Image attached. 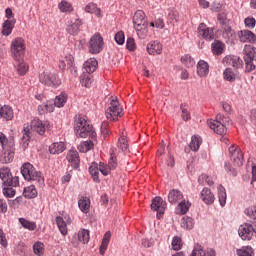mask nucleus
Listing matches in <instances>:
<instances>
[{"mask_svg":"<svg viewBox=\"0 0 256 256\" xmlns=\"http://www.w3.org/2000/svg\"><path fill=\"white\" fill-rule=\"evenodd\" d=\"M172 249L174 251H181L182 247H183V241L181 240V237L175 236L172 239Z\"/></svg>","mask_w":256,"mask_h":256,"instance_id":"nucleus-52","label":"nucleus"},{"mask_svg":"<svg viewBox=\"0 0 256 256\" xmlns=\"http://www.w3.org/2000/svg\"><path fill=\"white\" fill-rule=\"evenodd\" d=\"M244 60L256 61V48L253 45L244 46Z\"/></svg>","mask_w":256,"mask_h":256,"instance_id":"nucleus-24","label":"nucleus"},{"mask_svg":"<svg viewBox=\"0 0 256 256\" xmlns=\"http://www.w3.org/2000/svg\"><path fill=\"white\" fill-rule=\"evenodd\" d=\"M108 166L110 167V169L113 171L115 169H117V156L111 154V157L108 161Z\"/></svg>","mask_w":256,"mask_h":256,"instance_id":"nucleus-60","label":"nucleus"},{"mask_svg":"<svg viewBox=\"0 0 256 256\" xmlns=\"http://www.w3.org/2000/svg\"><path fill=\"white\" fill-rule=\"evenodd\" d=\"M72 220L70 215H65L64 217H56V225L61 233V235H67L68 229L67 225H71Z\"/></svg>","mask_w":256,"mask_h":256,"instance_id":"nucleus-14","label":"nucleus"},{"mask_svg":"<svg viewBox=\"0 0 256 256\" xmlns=\"http://www.w3.org/2000/svg\"><path fill=\"white\" fill-rule=\"evenodd\" d=\"M74 133L76 137L81 139H95L97 137V132L93 129V125L89 124L87 120L83 117H78L74 124Z\"/></svg>","mask_w":256,"mask_h":256,"instance_id":"nucleus-2","label":"nucleus"},{"mask_svg":"<svg viewBox=\"0 0 256 256\" xmlns=\"http://www.w3.org/2000/svg\"><path fill=\"white\" fill-rule=\"evenodd\" d=\"M21 174L26 181H35L38 187H45V178H43L41 172L35 170L31 163L26 162L22 165Z\"/></svg>","mask_w":256,"mask_h":256,"instance_id":"nucleus-3","label":"nucleus"},{"mask_svg":"<svg viewBox=\"0 0 256 256\" xmlns=\"http://www.w3.org/2000/svg\"><path fill=\"white\" fill-rule=\"evenodd\" d=\"M91 83H93V78H91V75L85 74L81 78V84L84 87H91Z\"/></svg>","mask_w":256,"mask_h":256,"instance_id":"nucleus-56","label":"nucleus"},{"mask_svg":"<svg viewBox=\"0 0 256 256\" xmlns=\"http://www.w3.org/2000/svg\"><path fill=\"white\" fill-rule=\"evenodd\" d=\"M99 171V164H97V162H93L89 167V173L94 183H101V180L99 179Z\"/></svg>","mask_w":256,"mask_h":256,"instance_id":"nucleus-31","label":"nucleus"},{"mask_svg":"<svg viewBox=\"0 0 256 256\" xmlns=\"http://www.w3.org/2000/svg\"><path fill=\"white\" fill-rule=\"evenodd\" d=\"M0 179L7 187H18L19 185V177H13V174H11V169H9V167L0 168Z\"/></svg>","mask_w":256,"mask_h":256,"instance_id":"nucleus-7","label":"nucleus"},{"mask_svg":"<svg viewBox=\"0 0 256 256\" xmlns=\"http://www.w3.org/2000/svg\"><path fill=\"white\" fill-rule=\"evenodd\" d=\"M148 27L149 24H144L142 26H134L139 39H147V35L149 33Z\"/></svg>","mask_w":256,"mask_h":256,"instance_id":"nucleus-38","label":"nucleus"},{"mask_svg":"<svg viewBox=\"0 0 256 256\" xmlns=\"http://www.w3.org/2000/svg\"><path fill=\"white\" fill-rule=\"evenodd\" d=\"M194 225L193 218L189 216L182 218L181 227H183V229H193Z\"/></svg>","mask_w":256,"mask_h":256,"instance_id":"nucleus-51","label":"nucleus"},{"mask_svg":"<svg viewBox=\"0 0 256 256\" xmlns=\"http://www.w3.org/2000/svg\"><path fill=\"white\" fill-rule=\"evenodd\" d=\"M181 63H183V65L188 68L195 67V60L189 54L181 57Z\"/></svg>","mask_w":256,"mask_h":256,"instance_id":"nucleus-49","label":"nucleus"},{"mask_svg":"<svg viewBox=\"0 0 256 256\" xmlns=\"http://www.w3.org/2000/svg\"><path fill=\"white\" fill-rule=\"evenodd\" d=\"M66 159L73 169H79L81 158L79 157V152H77V150L70 149L67 153Z\"/></svg>","mask_w":256,"mask_h":256,"instance_id":"nucleus-15","label":"nucleus"},{"mask_svg":"<svg viewBox=\"0 0 256 256\" xmlns=\"http://www.w3.org/2000/svg\"><path fill=\"white\" fill-rule=\"evenodd\" d=\"M191 207V204L189 202H185V200H181L178 204V209H180V214L185 215L187 211H189V208Z\"/></svg>","mask_w":256,"mask_h":256,"instance_id":"nucleus-54","label":"nucleus"},{"mask_svg":"<svg viewBox=\"0 0 256 256\" xmlns=\"http://www.w3.org/2000/svg\"><path fill=\"white\" fill-rule=\"evenodd\" d=\"M23 195L26 199H35V197H37V189L35 188V185L25 187Z\"/></svg>","mask_w":256,"mask_h":256,"instance_id":"nucleus-37","label":"nucleus"},{"mask_svg":"<svg viewBox=\"0 0 256 256\" xmlns=\"http://www.w3.org/2000/svg\"><path fill=\"white\" fill-rule=\"evenodd\" d=\"M184 196L183 192L178 189H172L168 193V201L171 203V205H177V203L183 201Z\"/></svg>","mask_w":256,"mask_h":256,"instance_id":"nucleus-18","label":"nucleus"},{"mask_svg":"<svg viewBox=\"0 0 256 256\" xmlns=\"http://www.w3.org/2000/svg\"><path fill=\"white\" fill-rule=\"evenodd\" d=\"M106 118L109 121H119V117H123V107L117 98H111L109 107L105 112Z\"/></svg>","mask_w":256,"mask_h":256,"instance_id":"nucleus-5","label":"nucleus"},{"mask_svg":"<svg viewBox=\"0 0 256 256\" xmlns=\"http://www.w3.org/2000/svg\"><path fill=\"white\" fill-rule=\"evenodd\" d=\"M200 199L205 203V205H213L215 202V194L211 192V189L204 188L200 193Z\"/></svg>","mask_w":256,"mask_h":256,"instance_id":"nucleus-19","label":"nucleus"},{"mask_svg":"<svg viewBox=\"0 0 256 256\" xmlns=\"http://www.w3.org/2000/svg\"><path fill=\"white\" fill-rule=\"evenodd\" d=\"M225 51V44L220 41H215L212 43V53L214 55H221Z\"/></svg>","mask_w":256,"mask_h":256,"instance_id":"nucleus-42","label":"nucleus"},{"mask_svg":"<svg viewBox=\"0 0 256 256\" xmlns=\"http://www.w3.org/2000/svg\"><path fill=\"white\" fill-rule=\"evenodd\" d=\"M17 64V73L18 75H26L27 71H29V66L27 65V63H25L23 61V58L21 61H16Z\"/></svg>","mask_w":256,"mask_h":256,"instance_id":"nucleus-46","label":"nucleus"},{"mask_svg":"<svg viewBox=\"0 0 256 256\" xmlns=\"http://www.w3.org/2000/svg\"><path fill=\"white\" fill-rule=\"evenodd\" d=\"M238 256H253V248L251 246H243L236 250Z\"/></svg>","mask_w":256,"mask_h":256,"instance_id":"nucleus-48","label":"nucleus"},{"mask_svg":"<svg viewBox=\"0 0 256 256\" xmlns=\"http://www.w3.org/2000/svg\"><path fill=\"white\" fill-rule=\"evenodd\" d=\"M67 149V146L63 142H54L49 146V152L51 155H59Z\"/></svg>","mask_w":256,"mask_h":256,"instance_id":"nucleus-27","label":"nucleus"},{"mask_svg":"<svg viewBox=\"0 0 256 256\" xmlns=\"http://www.w3.org/2000/svg\"><path fill=\"white\" fill-rule=\"evenodd\" d=\"M68 96L65 93H61L60 95L56 96L54 100L55 107L61 108L65 107V103H67Z\"/></svg>","mask_w":256,"mask_h":256,"instance_id":"nucleus-41","label":"nucleus"},{"mask_svg":"<svg viewBox=\"0 0 256 256\" xmlns=\"http://www.w3.org/2000/svg\"><path fill=\"white\" fill-rule=\"evenodd\" d=\"M167 208V202L163 200V198L156 196L151 203V210L157 211V217H161L165 213V209Z\"/></svg>","mask_w":256,"mask_h":256,"instance_id":"nucleus-11","label":"nucleus"},{"mask_svg":"<svg viewBox=\"0 0 256 256\" xmlns=\"http://www.w3.org/2000/svg\"><path fill=\"white\" fill-rule=\"evenodd\" d=\"M97 65H99V63L97 62V59L90 58L83 64L84 71H86V73H89V74L95 73V71H97Z\"/></svg>","mask_w":256,"mask_h":256,"instance_id":"nucleus-28","label":"nucleus"},{"mask_svg":"<svg viewBox=\"0 0 256 256\" xmlns=\"http://www.w3.org/2000/svg\"><path fill=\"white\" fill-rule=\"evenodd\" d=\"M0 145L2 147L0 156L2 163H12L13 159H15V140L0 132Z\"/></svg>","mask_w":256,"mask_h":256,"instance_id":"nucleus-1","label":"nucleus"},{"mask_svg":"<svg viewBox=\"0 0 256 256\" xmlns=\"http://www.w3.org/2000/svg\"><path fill=\"white\" fill-rule=\"evenodd\" d=\"M31 130L32 131H36V133H38V135H45V124H43V122L37 118H34V120H32L31 124H30Z\"/></svg>","mask_w":256,"mask_h":256,"instance_id":"nucleus-22","label":"nucleus"},{"mask_svg":"<svg viewBox=\"0 0 256 256\" xmlns=\"http://www.w3.org/2000/svg\"><path fill=\"white\" fill-rule=\"evenodd\" d=\"M94 147L95 144H93V141H84L78 146V151H80V153H87Z\"/></svg>","mask_w":256,"mask_h":256,"instance_id":"nucleus-43","label":"nucleus"},{"mask_svg":"<svg viewBox=\"0 0 256 256\" xmlns=\"http://www.w3.org/2000/svg\"><path fill=\"white\" fill-rule=\"evenodd\" d=\"M244 23L246 27H248V29H255V24H256L255 18L248 17L244 20Z\"/></svg>","mask_w":256,"mask_h":256,"instance_id":"nucleus-62","label":"nucleus"},{"mask_svg":"<svg viewBox=\"0 0 256 256\" xmlns=\"http://www.w3.org/2000/svg\"><path fill=\"white\" fill-rule=\"evenodd\" d=\"M78 206L82 213H89V209H91V201L87 197H82L78 201Z\"/></svg>","mask_w":256,"mask_h":256,"instance_id":"nucleus-33","label":"nucleus"},{"mask_svg":"<svg viewBox=\"0 0 256 256\" xmlns=\"http://www.w3.org/2000/svg\"><path fill=\"white\" fill-rule=\"evenodd\" d=\"M58 7L62 13L73 12V5H71V3L67 1H62L61 3H59Z\"/></svg>","mask_w":256,"mask_h":256,"instance_id":"nucleus-50","label":"nucleus"},{"mask_svg":"<svg viewBox=\"0 0 256 256\" xmlns=\"http://www.w3.org/2000/svg\"><path fill=\"white\" fill-rule=\"evenodd\" d=\"M126 48L128 49V51H135L136 46H135V39L129 37L126 40Z\"/></svg>","mask_w":256,"mask_h":256,"instance_id":"nucleus-61","label":"nucleus"},{"mask_svg":"<svg viewBox=\"0 0 256 256\" xmlns=\"http://www.w3.org/2000/svg\"><path fill=\"white\" fill-rule=\"evenodd\" d=\"M85 13H90L101 19L103 14L101 13V8L97 7V4L90 2L84 8Z\"/></svg>","mask_w":256,"mask_h":256,"instance_id":"nucleus-26","label":"nucleus"},{"mask_svg":"<svg viewBox=\"0 0 256 256\" xmlns=\"http://www.w3.org/2000/svg\"><path fill=\"white\" fill-rule=\"evenodd\" d=\"M218 199L221 207H225L227 203V192L225 191V187L223 185H218Z\"/></svg>","mask_w":256,"mask_h":256,"instance_id":"nucleus-35","label":"nucleus"},{"mask_svg":"<svg viewBox=\"0 0 256 256\" xmlns=\"http://www.w3.org/2000/svg\"><path fill=\"white\" fill-rule=\"evenodd\" d=\"M168 18L170 19L171 23H178L179 12H177L176 10H170L168 13Z\"/></svg>","mask_w":256,"mask_h":256,"instance_id":"nucleus-57","label":"nucleus"},{"mask_svg":"<svg viewBox=\"0 0 256 256\" xmlns=\"http://www.w3.org/2000/svg\"><path fill=\"white\" fill-rule=\"evenodd\" d=\"M111 241V232H106L102 239V243L100 245V254L105 255V251L109 247V242Z\"/></svg>","mask_w":256,"mask_h":256,"instance_id":"nucleus-34","label":"nucleus"},{"mask_svg":"<svg viewBox=\"0 0 256 256\" xmlns=\"http://www.w3.org/2000/svg\"><path fill=\"white\" fill-rule=\"evenodd\" d=\"M226 61L229 65L235 67L236 69H239V67L243 65V60H241L239 56H228L226 57Z\"/></svg>","mask_w":256,"mask_h":256,"instance_id":"nucleus-39","label":"nucleus"},{"mask_svg":"<svg viewBox=\"0 0 256 256\" xmlns=\"http://www.w3.org/2000/svg\"><path fill=\"white\" fill-rule=\"evenodd\" d=\"M83 19L79 18V16H77V18L73 21L70 20L68 21L67 24V28L66 31L67 33H69V35H79V33L81 32V27L83 25Z\"/></svg>","mask_w":256,"mask_h":256,"instance_id":"nucleus-12","label":"nucleus"},{"mask_svg":"<svg viewBox=\"0 0 256 256\" xmlns=\"http://www.w3.org/2000/svg\"><path fill=\"white\" fill-rule=\"evenodd\" d=\"M223 77L225 81H229L230 83H233L237 76L235 75V72H233V69L226 68L223 72Z\"/></svg>","mask_w":256,"mask_h":256,"instance_id":"nucleus-47","label":"nucleus"},{"mask_svg":"<svg viewBox=\"0 0 256 256\" xmlns=\"http://www.w3.org/2000/svg\"><path fill=\"white\" fill-rule=\"evenodd\" d=\"M13 117V108H11V106H0V119H5V121H11Z\"/></svg>","mask_w":256,"mask_h":256,"instance_id":"nucleus-25","label":"nucleus"},{"mask_svg":"<svg viewBox=\"0 0 256 256\" xmlns=\"http://www.w3.org/2000/svg\"><path fill=\"white\" fill-rule=\"evenodd\" d=\"M19 223L24 229H28L29 231H35V229H37V224L35 222H31L25 218H20Z\"/></svg>","mask_w":256,"mask_h":256,"instance_id":"nucleus-44","label":"nucleus"},{"mask_svg":"<svg viewBox=\"0 0 256 256\" xmlns=\"http://www.w3.org/2000/svg\"><path fill=\"white\" fill-rule=\"evenodd\" d=\"M149 55H161L163 53V45L159 41H151L147 45Z\"/></svg>","mask_w":256,"mask_h":256,"instance_id":"nucleus-20","label":"nucleus"},{"mask_svg":"<svg viewBox=\"0 0 256 256\" xmlns=\"http://www.w3.org/2000/svg\"><path fill=\"white\" fill-rule=\"evenodd\" d=\"M229 155L235 167L243 165V152H241V148L235 145L230 146Z\"/></svg>","mask_w":256,"mask_h":256,"instance_id":"nucleus-10","label":"nucleus"},{"mask_svg":"<svg viewBox=\"0 0 256 256\" xmlns=\"http://www.w3.org/2000/svg\"><path fill=\"white\" fill-rule=\"evenodd\" d=\"M39 81L42 85L52 87V89H57V87L61 86V78H59L57 73L42 72L39 75Z\"/></svg>","mask_w":256,"mask_h":256,"instance_id":"nucleus-6","label":"nucleus"},{"mask_svg":"<svg viewBox=\"0 0 256 256\" xmlns=\"http://www.w3.org/2000/svg\"><path fill=\"white\" fill-rule=\"evenodd\" d=\"M195 256H205L206 252L205 250H203V246L199 245V244H195L193 252H192Z\"/></svg>","mask_w":256,"mask_h":256,"instance_id":"nucleus-59","label":"nucleus"},{"mask_svg":"<svg viewBox=\"0 0 256 256\" xmlns=\"http://www.w3.org/2000/svg\"><path fill=\"white\" fill-rule=\"evenodd\" d=\"M33 253L37 256H44L45 255V244L43 242H35L33 245Z\"/></svg>","mask_w":256,"mask_h":256,"instance_id":"nucleus-40","label":"nucleus"},{"mask_svg":"<svg viewBox=\"0 0 256 256\" xmlns=\"http://www.w3.org/2000/svg\"><path fill=\"white\" fill-rule=\"evenodd\" d=\"M77 237H78V241L80 243H83V245H87V243H89V239H90L89 230L80 229L78 231Z\"/></svg>","mask_w":256,"mask_h":256,"instance_id":"nucleus-36","label":"nucleus"},{"mask_svg":"<svg viewBox=\"0 0 256 256\" xmlns=\"http://www.w3.org/2000/svg\"><path fill=\"white\" fill-rule=\"evenodd\" d=\"M198 34L200 35V37H203V39H206L207 41L215 39V33L213 32V28H209L203 23H201L198 27Z\"/></svg>","mask_w":256,"mask_h":256,"instance_id":"nucleus-16","label":"nucleus"},{"mask_svg":"<svg viewBox=\"0 0 256 256\" xmlns=\"http://www.w3.org/2000/svg\"><path fill=\"white\" fill-rule=\"evenodd\" d=\"M118 147L123 151V153H129V144L127 142V137L122 135L118 140Z\"/></svg>","mask_w":256,"mask_h":256,"instance_id":"nucleus-45","label":"nucleus"},{"mask_svg":"<svg viewBox=\"0 0 256 256\" xmlns=\"http://www.w3.org/2000/svg\"><path fill=\"white\" fill-rule=\"evenodd\" d=\"M217 120H209L208 126L214 131V133H217V135H225L227 133V127L223 125L219 119H221V115L216 116Z\"/></svg>","mask_w":256,"mask_h":256,"instance_id":"nucleus-13","label":"nucleus"},{"mask_svg":"<svg viewBox=\"0 0 256 256\" xmlns=\"http://www.w3.org/2000/svg\"><path fill=\"white\" fill-rule=\"evenodd\" d=\"M202 143H203V139H201L200 136L198 135H194L191 138L189 149H191V151L197 152L199 151V148L201 147Z\"/></svg>","mask_w":256,"mask_h":256,"instance_id":"nucleus-32","label":"nucleus"},{"mask_svg":"<svg viewBox=\"0 0 256 256\" xmlns=\"http://www.w3.org/2000/svg\"><path fill=\"white\" fill-rule=\"evenodd\" d=\"M25 49H27V46L25 45V40L23 38L18 37L12 40L10 51L14 61H23Z\"/></svg>","mask_w":256,"mask_h":256,"instance_id":"nucleus-4","label":"nucleus"},{"mask_svg":"<svg viewBox=\"0 0 256 256\" xmlns=\"http://www.w3.org/2000/svg\"><path fill=\"white\" fill-rule=\"evenodd\" d=\"M245 214L251 219H256V206L249 207L245 210Z\"/></svg>","mask_w":256,"mask_h":256,"instance_id":"nucleus-63","label":"nucleus"},{"mask_svg":"<svg viewBox=\"0 0 256 256\" xmlns=\"http://www.w3.org/2000/svg\"><path fill=\"white\" fill-rule=\"evenodd\" d=\"M246 65V71L251 73V71H255V64L253 63L254 60H244Z\"/></svg>","mask_w":256,"mask_h":256,"instance_id":"nucleus-64","label":"nucleus"},{"mask_svg":"<svg viewBox=\"0 0 256 256\" xmlns=\"http://www.w3.org/2000/svg\"><path fill=\"white\" fill-rule=\"evenodd\" d=\"M133 24L134 27L149 25V23L147 22V18H145V12H143V10H138L135 12L133 16Z\"/></svg>","mask_w":256,"mask_h":256,"instance_id":"nucleus-21","label":"nucleus"},{"mask_svg":"<svg viewBox=\"0 0 256 256\" xmlns=\"http://www.w3.org/2000/svg\"><path fill=\"white\" fill-rule=\"evenodd\" d=\"M238 38L241 43H255L256 35L251 30H241L238 32Z\"/></svg>","mask_w":256,"mask_h":256,"instance_id":"nucleus-17","label":"nucleus"},{"mask_svg":"<svg viewBox=\"0 0 256 256\" xmlns=\"http://www.w3.org/2000/svg\"><path fill=\"white\" fill-rule=\"evenodd\" d=\"M197 73L199 77L209 75V64L205 60H200L197 64Z\"/></svg>","mask_w":256,"mask_h":256,"instance_id":"nucleus-29","label":"nucleus"},{"mask_svg":"<svg viewBox=\"0 0 256 256\" xmlns=\"http://www.w3.org/2000/svg\"><path fill=\"white\" fill-rule=\"evenodd\" d=\"M114 39L117 45H123L125 43V33L123 31L117 32Z\"/></svg>","mask_w":256,"mask_h":256,"instance_id":"nucleus-58","label":"nucleus"},{"mask_svg":"<svg viewBox=\"0 0 256 256\" xmlns=\"http://www.w3.org/2000/svg\"><path fill=\"white\" fill-rule=\"evenodd\" d=\"M99 171L102 173V175H104L105 177H107V175H109L111 173V171H113L110 167L109 164H105L103 162L99 163Z\"/></svg>","mask_w":256,"mask_h":256,"instance_id":"nucleus-55","label":"nucleus"},{"mask_svg":"<svg viewBox=\"0 0 256 256\" xmlns=\"http://www.w3.org/2000/svg\"><path fill=\"white\" fill-rule=\"evenodd\" d=\"M14 28H15V19L6 20L2 26V34L5 35L6 37H9V35L13 33Z\"/></svg>","mask_w":256,"mask_h":256,"instance_id":"nucleus-30","label":"nucleus"},{"mask_svg":"<svg viewBox=\"0 0 256 256\" xmlns=\"http://www.w3.org/2000/svg\"><path fill=\"white\" fill-rule=\"evenodd\" d=\"M223 37H225V39H233V37H235V32L231 29V26L229 25H225L223 26Z\"/></svg>","mask_w":256,"mask_h":256,"instance_id":"nucleus-53","label":"nucleus"},{"mask_svg":"<svg viewBox=\"0 0 256 256\" xmlns=\"http://www.w3.org/2000/svg\"><path fill=\"white\" fill-rule=\"evenodd\" d=\"M22 138H21V145L23 149H27L29 147V141H31V129H29V125H24L23 131H22Z\"/></svg>","mask_w":256,"mask_h":256,"instance_id":"nucleus-23","label":"nucleus"},{"mask_svg":"<svg viewBox=\"0 0 256 256\" xmlns=\"http://www.w3.org/2000/svg\"><path fill=\"white\" fill-rule=\"evenodd\" d=\"M101 51H103V37H101V34H95L89 41V52L97 55Z\"/></svg>","mask_w":256,"mask_h":256,"instance_id":"nucleus-8","label":"nucleus"},{"mask_svg":"<svg viewBox=\"0 0 256 256\" xmlns=\"http://www.w3.org/2000/svg\"><path fill=\"white\" fill-rule=\"evenodd\" d=\"M238 235L243 241H251L255 235V227L251 224H242L238 229Z\"/></svg>","mask_w":256,"mask_h":256,"instance_id":"nucleus-9","label":"nucleus"}]
</instances>
